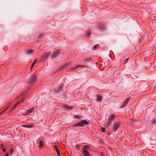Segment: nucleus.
I'll return each instance as SVG.
<instances>
[{
	"mask_svg": "<svg viewBox=\"0 0 156 156\" xmlns=\"http://www.w3.org/2000/svg\"><path fill=\"white\" fill-rule=\"evenodd\" d=\"M88 35L89 36H90V34H89V33H88Z\"/></svg>",
	"mask_w": 156,
	"mask_h": 156,
	"instance_id": "obj_31",
	"label": "nucleus"
},
{
	"mask_svg": "<svg viewBox=\"0 0 156 156\" xmlns=\"http://www.w3.org/2000/svg\"><path fill=\"white\" fill-rule=\"evenodd\" d=\"M4 145H3V144H1V149H3V148H4Z\"/></svg>",
	"mask_w": 156,
	"mask_h": 156,
	"instance_id": "obj_20",
	"label": "nucleus"
},
{
	"mask_svg": "<svg viewBox=\"0 0 156 156\" xmlns=\"http://www.w3.org/2000/svg\"><path fill=\"white\" fill-rule=\"evenodd\" d=\"M37 61V59H36L33 62V63H32V65L31 66V68H30V69H31L33 68V67L34 66V65L35 64L36 62Z\"/></svg>",
	"mask_w": 156,
	"mask_h": 156,
	"instance_id": "obj_15",
	"label": "nucleus"
},
{
	"mask_svg": "<svg viewBox=\"0 0 156 156\" xmlns=\"http://www.w3.org/2000/svg\"><path fill=\"white\" fill-rule=\"evenodd\" d=\"M33 127V126L31 125H27V128H31Z\"/></svg>",
	"mask_w": 156,
	"mask_h": 156,
	"instance_id": "obj_21",
	"label": "nucleus"
},
{
	"mask_svg": "<svg viewBox=\"0 0 156 156\" xmlns=\"http://www.w3.org/2000/svg\"><path fill=\"white\" fill-rule=\"evenodd\" d=\"M115 116L114 114H111L108 118V122L107 123V125L108 126H110L111 124V122L115 118Z\"/></svg>",
	"mask_w": 156,
	"mask_h": 156,
	"instance_id": "obj_2",
	"label": "nucleus"
},
{
	"mask_svg": "<svg viewBox=\"0 0 156 156\" xmlns=\"http://www.w3.org/2000/svg\"><path fill=\"white\" fill-rule=\"evenodd\" d=\"M64 106L66 107L67 109H72L73 108V107L72 106H69L67 105H65Z\"/></svg>",
	"mask_w": 156,
	"mask_h": 156,
	"instance_id": "obj_17",
	"label": "nucleus"
},
{
	"mask_svg": "<svg viewBox=\"0 0 156 156\" xmlns=\"http://www.w3.org/2000/svg\"><path fill=\"white\" fill-rule=\"evenodd\" d=\"M13 152V150L12 149H11L10 151V153L11 154H12Z\"/></svg>",
	"mask_w": 156,
	"mask_h": 156,
	"instance_id": "obj_23",
	"label": "nucleus"
},
{
	"mask_svg": "<svg viewBox=\"0 0 156 156\" xmlns=\"http://www.w3.org/2000/svg\"><path fill=\"white\" fill-rule=\"evenodd\" d=\"M6 149L5 148H4L3 149V151L4 152H5V151Z\"/></svg>",
	"mask_w": 156,
	"mask_h": 156,
	"instance_id": "obj_27",
	"label": "nucleus"
},
{
	"mask_svg": "<svg viewBox=\"0 0 156 156\" xmlns=\"http://www.w3.org/2000/svg\"><path fill=\"white\" fill-rule=\"evenodd\" d=\"M60 51L59 50H57L55 51L53 53L52 57H53L56 58V57L60 53Z\"/></svg>",
	"mask_w": 156,
	"mask_h": 156,
	"instance_id": "obj_8",
	"label": "nucleus"
},
{
	"mask_svg": "<svg viewBox=\"0 0 156 156\" xmlns=\"http://www.w3.org/2000/svg\"><path fill=\"white\" fill-rule=\"evenodd\" d=\"M76 147H77L78 149L80 147V146L78 145H76Z\"/></svg>",
	"mask_w": 156,
	"mask_h": 156,
	"instance_id": "obj_26",
	"label": "nucleus"
},
{
	"mask_svg": "<svg viewBox=\"0 0 156 156\" xmlns=\"http://www.w3.org/2000/svg\"><path fill=\"white\" fill-rule=\"evenodd\" d=\"M51 53L50 52L45 53L43 54L41 58L42 60H44L50 55Z\"/></svg>",
	"mask_w": 156,
	"mask_h": 156,
	"instance_id": "obj_5",
	"label": "nucleus"
},
{
	"mask_svg": "<svg viewBox=\"0 0 156 156\" xmlns=\"http://www.w3.org/2000/svg\"><path fill=\"white\" fill-rule=\"evenodd\" d=\"M79 116L78 115H75V117L76 118H79Z\"/></svg>",
	"mask_w": 156,
	"mask_h": 156,
	"instance_id": "obj_29",
	"label": "nucleus"
},
{
	"mask_svg": "<svg viewBox=\"0 0 156 156\" xmlns=\"http://www.w3.org/2000/svg\"><path fill=\"white\" fill-rule=\"evenodd\" d=\"M34 108H32L30 109H29L27 111H26L25 112H23V114L24 115H27V114L31 113L32 112H33L34 110Z\"/></svg>",
	"mask_w": 156,
	"mask_h": 156,
	"instance_id": "obj_6",
	"label": "nucleus"
},
{
	"mask_svg": "<svg viewBox=\"0 0 156 156\" xmlns=\"http://www.w3.org/2000/svg\"><path fill=\"white\" fill-rule=\"evenodd\" d=\"M5 156H9V154L8 153H7Z\"/></svg>",
	"mask_w": 156,
	"mask_h": 156,
	"instance_id": "obj_30",
	"label": "nucleus"
},
{
	"mask_svg": "<svg viewBox=\"0 0 156 156\" xmlns=\"http://www.w3.org/2000/svg\"><path fill=\"white\" fill-rule=\"evenodd\" d=\"M54 148L55 149L58 156H62V154H60V152L57 147L55 146H54Z\"/></svg>",
	"mask_w": 156,
	"mask_h": 156,
	"instance_id": "obj_11",
	"label": "nucleus"
},
{
	"mask_svg": "<svg viewBox=\"0 0 156 156\" xmlns=\"http://www.w3.org/2000/svg\"><path fill=\"white\" fill-rule=\"evenodd\" d=\"M88 124V122L85 120H83L82 121L80 122H78L77 124L74 125L73 126L74 127H75L76 126H83L84 124L87 125Z\"/></svg>",
	"mask_w": 156,
	"mask_h": 156,
	"instance_id": "obj_1",
	"label": "nucleus"
},
{
	"mask_svg": "<svg viewBox=\"0 0 156 156\" xmlns=\"http://www.w3.org/2000/svg\"><path fill=\"white\" fill-rule=\"evenodd\" d=\"M33 50L32 49H30L28 50L27 51V54L30 55V54H31L33 53Z\"/></svg>",
	"mask_w": 156,
	"mask_h": 156,
	"instance_id": "obj_12",
	"label": "nucleus"
},
{
	"mask_svg": "<svg viewBox=\"0 0 156 156\" xmlns=\"http://www.w3.org/2000/svg\"><path fill=\"white\" fill-rule=\"evenodd\" d=\"M82 66H81V65H77V66H76L75 67H72L71 68V69H72V70H73V69H74L77 68L78 67H82Z\"/></svg>",
	"mask_w": 156,
	"mask_h": 156,
	"instance_id": "obj_16",
	"label": "nucleus"
},
{
	"mask_svg": "<svg viewBox=\"0 0 156 156\" xmlns=\"http://www.w3.org/2000/svg\"><path fill=\"white\" fill-rule=\"evenodd\" d=\"M88 147V146L87 145L84 146L83 147V152L84 153V156H90V154L87 150H86V149H87V148Z\"/></svg>",
	"mask_w": 156,
	"mask_h": 156,
	"instance_id": "obj_4",
	"label": "nucleus"
},
{
	"mask_svg": "<svg viewBox=\"0 0 156 156\" xmlns=\"http://www.w3.org/2000/svg\"><path fill=\"white\" fill-rule=\"evenodd\" d=\"M97 97H98V99H97L98 100L101 101V100L102 99V97L101 95H97Z\"/></svg>",
	"mask_w": 156,
	"mask_h": 156,
	"instance_id": "obj_14",
	"label": "nucleus"
},
{
	"mask_svg": "<svg viewBox=\"0 0 156 156\" xmlns=\"http://www.w3.org/2000/svg\"><path fill=\"white\" fill-rule=\"evenodd\" d=\"M120 123L119 122H117L115 123L111 128V129L112 131H115L119 127Z\"/></svg>",
	"mask_w": 156,
	"mask_h": 156,
	"instance_id": "obj_3",
	"label": "nucleus"
},
{
	"mask_svg": "<svg viewBox=\"0 0 156 156\" xmlns=\"http://www.w3.org/2000/svg\"><path fill=\"white\" fill-rule=\"evenodd\" d=\"M37 143L39 145V148H42L44 146V144L43 143L42 141L41 140H38L37 141Z\"/></svg>",
	"mask_w": 156,
	"mask_h": 156,
	"instance_id": "obj_9",
	"label": "nucleus"
},
{
	"mask_svg": "<svg viewBox=\"0 0 156 156\" xmlns=\"http://www.w3.org/2000/svg\"><path fill=\"white\" fill-rule=\"evenodd\" d=\"M22 126L24 127H27V125H23Z\"/></svg>",
	"mask_w": 156,
	"mask_h": 156,
	"instance_id": "obj_28",
	"label": "nucleus"
},
{
	"mask_svg": "<svg viewBox=\"0 0 156 156\" xmlns=\"http://www.w3.org/2000/svg\"><path fill=\"white\" fill-rule=\"evenodd\" d=\"M101 156H105L103 154H102Z\"/></svg>",
	"mask_w": 156,
	"mask_h": 156,
	"instance_id": "obj_33",
	"label": "nucleus"
},
{
	"mask_svg": "<svg viewBox=\"0 0 156 156\" xmlns=\"http://www.w3.org/2000/svg\"><path fill=\"white\" fill-rule=\"evenodd\" d=\"M130 98V97H128L126 99V100L124 103L121 107V108H123L128 103V102L129 101Z\"/></svg>",
	"mask_w": 156,
	"mask_h": 156,
	"instance_id": "obj_7",
	"label": "nucleus"
},
{
	"mask_svg": "<svg viewBox=\"0 0 156 156\" xmlns=\"http://www.w3.org/2000/svg\"><path fill=\"white\" fill-rule=\"evenodd\" d=\"M20 103V102H17L16 104L14 105V106L16 108V107L17 106V105H18V104L19 103Z\"/></svg>",
	"mask_w": 156,
	"mask_h": 156,
	"instance_id": "obj_25",
	"label": "nucleus"
},
{
	"mask_svg": "<svg viewBox=\"0 0 156 156\" xmlns=\"http://www.w3.org/2000/svg\"><path fill=\"white\" fill-rule=\"evenodd\" d=\"M10 108V106H8L6 107L0 113V115H1L4 112L6 111L9 108Z\"/></svg>",
	"mask_w": 156,
	"mask_h": 156,
	"instance_id": "obj_13",
	"label": "nucleus"
},
{
	"mask_svg": "<svg viewBox=\"0 0 156 156\" xmlns=\"http://www.w3.org/2000/svg\"><path fill=\"white\" fill-rule=\"evenodd\" d=\"M128 60H129V58H127L126 59V60L124 62V64L127 63Z\"/></svg>",
	"mask_w": 156,
	"mask_h": 156,
	"instance_id": "obj_19",
	"label": "nucleus"
},
{
	"mask_svg": "<svg viewBox=\"0 0 156 156\" xmlns=\"http://www.w3.org/2000/svg\"><path fill=\"white\" fill-rule=\"evenodd\" d=\"M15 108H16V107H15L14 106L12 107V109H11V110H9V111H11V110H14V109H15Z\"/></svg>",
	"mask_w": 156,
	"mask_h": 156,
	"instance_id": "obj_24",
	"label": "nucleus"
},
{
	"mask_svg": "<svg viewBox=\"0 0 156 156\" xmlns=\"http://www.w3.org/2000/svg\"><path fill=\"white\" fill-rule=\"evenodd\" d=\"M101 131L103 133L105 132H106V129H105V128H102L101 129Z\"/></svg>",
	"mask_w": 156,
	"mask_h": 156,
	"instance_id": "obj_18",
	"label": "nucleus"
},
{
	"mask_svg": "<svg viewBox=\"0 0 156 156\" xmlns=\"http://www.w3.org/2000/svg\"><path fill=\"white\" fill-rule=\"evenodd\" d=\"M151 122H152L154 124H155L156 123V122L155 119H153L151 121Z\"/></svg>",
	"mask_w": 156,
	"mask_h": 156,
	"instance_id": "obj_22",
	"label": "nucleus"
},
{
	"mask_svg": "<svg viewBox=\"0 0 156 156\" xmlns=\"http://www.w3.org/2000/svg\"><path fill=\"white\" fill-rule=\"evenodd\" d=\"M96 46H96V45H95V46H94V47L96 48Z\"/></svg>",
	"mask_w": 156,
	"mask_h": 156,
	"instance_id": "obj_32",
	"label": "nucleus"
},
{
	"mask_svg": "<svg viewBox=\"0 0 156 156\" xmlns=\"http://www.w3.org/2000/svg\"><path fill=\"white\" fill-rule=\"evenodd\" d=\"M36 78L34 76H32L30 79L28 81L29 83H34L35 81Z\"/></svg>",
	"mask_w": 156,
	"mask_h": 156,
	"instance_id": "obj_10",
	"label": "nucleus"
}]
</instances>
